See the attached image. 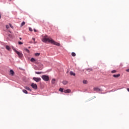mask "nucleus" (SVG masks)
Instances as JSON below:
<instances>
[{
  "mask_svg": "<svg viewBox=\"0 0 129 129\" xmlns=\"http://www.w3.org/2000/svg\"><path fill=\"white\" fill-rule=\"evenodd\" d=\"M52 40V38L51 37H48V35L43 36L42 39V41L43 42V43H46L47 42H48V43H51Z\"/></svg>",
  "mask_w": 129,
  "mask_h": 129,
  "instance_id": "f257e3e1",
  "label": "nucleus"
},
{
  "mask_svg": "<svg viewBox=\"0 0 129 129\" xmlns=\"http://www.w3.org/2000/svg\"><path fill=\"white\" fill-rule=\"evenodd\" d=\"M13 51H14V52H15V53L17 54V55H18L19 58H22V57H23L22 53H21L19 51H17L15 48H13Z\"/></svg>",
  "mask_w": 129,
  "mask_h": 129,
  "instance_id": "f03ea898",
  "label": "nucleus"
},
{
  "mask_svg": "<svg viewBox=\"0 0 129 129\" xmlns=\"http://www.w3.org/2000/svg\"><path fill=\"white\" fill-rule=\"evenodd\" d=\"M42 79L44 80V81H49V76L47 75H43L41 76Z\"/></svg>",
  "mask_w": 129,
  "mask_h": 129,
  "instance_id": "7ed1b4c3",
  "label": "nucleus"
},
{
  "mask_svg": "<svg viewBox=\"0 0 129 129\" xmlns=\"http://www.w3.org/2000/svg\"><path fill=\"white\" fill-rule=\"evenodd\" d=\"M31 86L33 88V89H37V88H38V86L34 83L31 84Z\"/></svg>",
  "mask_w": 129,
  "mask_h": 129,
  "instance_id": "20e7f679",
  "label": "nucleus"
},
{
  "mask_svg": "<svg viewBox=\"0 0 129 129\" xmlns=\"http://www.w3.org/2000/svg\"><path fill=\"white\" fill-rule=\"evenodd\" d=\"M33 80L35 81V82H40V81L41 80V78L33 77Z\"/></svg>",
  "mask_w": 129,
  "mask_h": 129,
  "instance_id": "39448f33",
  "label": "nucleus"
},
{
  "mask_svg": "<svg viewBox=\"0 0 129 129\" xmlns=\"http://www.w3.org/2000/svg\"><path fill=\"white\" fill-rule=\"evenodd\" d=\"M51 44H52L53 45H55V46H60V43L55 42V41H54L53 39L51 41Z\"/></svg>",
  "mask_w": 129,
  "mask_h": 129,
  "instance_id": "423d86ee",
  "label": "nucleus"
},
{
  "mask_svg": "<svg viewBox=\"0 0 129 129\" xmlns=\"http://www.w3.org/2000/svg\"><path fill=\"white\" fill-rule=\"evenodd\" d=\"M93 90L94 91H96V92H99L100 91H102V90L97 87L94 88Z\"/></svg>",
  "mask_w": 129,
  "mask_h": 129,
  "instance_id": "0eeeda50",
  "label": "nucleus"
},
{
  "mask_svg": "<svg viewBox=\"0 0 129 129\" xmlns=\"http://www.w3.org/2000/svg\"><path fill=\"white\" fill-rule=\"evenodd\" d=\"M64 93H70L71 92V90L70 89H67L63 91Z\"/></svg>",
  "mask_w": 129,
  "mask_h": 129,
  "instance_id": "6e6552de",
  "label": "nucleus"
},
{
  "mask_svg": "<svg viewBox=\"0 0 129 129\" xmlns=\"http://www.w3.org/2000/svg\"><path fill=\"white\" fill-rule=\"evenodd\" d=\"M119 76H120V74H119L113 75V77H114V78H118V77H119Z\"/></svg>",
  "mask_w": 129,
  "mask_h": 129,
  "instance_id": "1a4fd4ad",
  "label": "nucleus"
},
{
  "mask_svg": "<svg viewBox=\"0 0 129 129\" xmlns=\"http://www.w3.org/2000/svg\"><path fill=\"white\" fill-rule=\"evenodd\" d=\"M10 73L11 75H12V76H13L14 75V74H15V72H14V70H11L10 71Z\"/></svg>",
  "mask_w": 129,
  "mask_h": 129,
  "instance_id": "9d476101",
  "label": "nucleus"
},
{
  "mask_svg": "<svg viewBox=\"0 0 129 129\" xmlns=\"http://www.w3.org/2000/svg\"><path fill=\"white\" fill-rule=\"evenodd\" d=\"M70 75L71 76H75L76 74L74 72H73V71H71L70 72Z\"/></svg>",
  "mask_w": 129,
  "mask_h": 129,
  "instance_id": "9b49d317",
  "label": "nucleus"
},
{
  "mask_svg": "<svg viewBox=\"0 0 129 129\" xmlns=\"http://www.w3.org/2000/svg\"><path fill=\"white\" fill-rule=\"evenodd\" d=\"M25 89H27V90H29V91H32V90L29 88V87L26 86L24 87Z\"/></svg>",
  "mask_w": 129,
  "mask_h": 129,
  "instance_id": "f8f14e48",
  "label": "nucleus"
},
{
  "mask_svg": "<svg viewBox=\"0 0 129 129\" xmlns=\"http://www.w3.org/2000/svg\"><path fill=\"white\" fill-rule=\"evenodd\" d=\"M6 48L7 50H8V51L11 50V48L10 47V46L9 45H6Z\"/></svg>",
  "mask_w": 129,
  "mask_h": 129,
  "instance_id": "ddd939ff",
  "label": "nucleus"
},
{
  "mask_svg": "<svg viewBox=\"0 0 129 129\" xmlns=\"http://www.w3.org/2000/svg\"><path fill=\"white\" fill-rule=\"evenodd\" d=\"M67 83H68V82L67 81H62V84L64 85H66V84H67Z\"/></svg>",
  "mask_w": 129,
  "mask_h": 129,
  "instance_id": "4468645a",
  "label": "nucleus"
},
{
  "mask_svg": "<svg viewBox=\"0 0 129 129\" xmlns=\"http://www.w3.org/2000/svg\"><path fill=\"white\" fill-rule=\"evenodd\" d=\"M56 81V80L55 79H53L51 81L52 84H55V82Z\"/></svg>",
  "mask_w": 129,
  "mask_h": 129,
  "instance_id": "2eb2a0df",
  "label": "nucleus"
},
{
  "mask_svg": "<svg viewBox=\"0 0 129 129\" xmlns=\"http://www.w3.org/2000/svg\"><path fill=\"white\" fill-rule=\"evenodd\" d=\"M25 24H26V22H25V21L22 22L21 24V27H23V26H25Z\"/></svg>",
  "mask_w": 129,
  "mask_h": 129,
  "instance_id": "dca6fc26",
  "label": "nucleus"
},
{
  "mask_svg": "<svg viewBox=\"0 0 129 129\" xmlns=\"http://www.w3.org/2000/svg\"><path fill=\"white\" fill-rule=\"evenodd\" d=\"M23 92L25 94H28V91H27V90H23Z\"/></svg>",
  "mask_w": 129,
  "mask_h": 129,
  "instance_id": "f3484780",
  "label": "nucleus"
},
{
  "mask_svg": "<svg viewBox=\"0 0 129 129\" xmlns=\"http://www.w3.org/2000/svg\"><path fill=\"white\" fill-rule=\"evenodd\" d=\"M24 50L25 52H27V53H30V50L28 49V48H24Z\"/></svg>",
  "mask_w": 129,
  "mask_h": 129,
  "instance_id": "a211bd4d",
  "label": "nucleus"
},
{
  "mask_svg": "<svg viewBox=\"0 0 129 129\" xmlns=\"http://www.w3.org/2000/svg\"><path fill=\"white\" fill-rule=\"evenodd\" d=\"M31 62H35V61H36V59H35V58L32 57L30 59Z\"/></svg>",
  "mask_w": 129,
  "mask_h": 129,
  "instance_id": "6ab92c4d",
  "label": "nucleus"
},
{
  "mask_svg": "<svg viewBox=\"0 0 129 129\" xmlns=\"http://www.w3.org/2000/svg\"><path fill=\"white\" fill-rule=\"evenodd\" d=\"M72 56H73V57H75L76 56V53H75V52H72Z\"/></svg>",
  "mask_w": 129,
  "mask_h": 129,
  "instance_id": "aec40b11",
  "label": "nucleus"
},
{
  "mask_svg": "<svg viewBox=\"0 0 129 129\" xmlns=\"http://www.w3.org/2000/svg\"><path fill=\"white\" fill-rule=\"evenodd\" d=\"M42 73H43V72H35V74H42Z\"/></svg>",
  "mask_w": 129,
  "mask_h": 129,
  "instance_id": "412c9836",
  "label": "nucleus"
},
{
  "mask_svg": "<svg viewBox=\"0 0 129 129\" xmlns=\"http://www.w3.org/2000/svg\"><path fill=\"white\" fill-rule=\"evenodd\" d=\"M59 91H60V92H64V91H63V88H60Z\"/></svg>",
  "mask_w": 129,
  "mask_h": 129,
  "instance_id": "4be33fe9",
  "label": "nucleus"
},
{
  "mask_svg": "<svg viewBox=\"0 0 129 129\" xmlns=\"http://www.w3.org/2000/svg\"><path fill=\"white\" fill-rule=\"evenodd\" d=\"M87 71H88V72H90V71H92V69H87Z\"/></svg>",
  "mask_w": 129,
  "mask_h": 129,
  "instance_id": "5701e85b",
  "label": "nucleus"
},
{
  "mask_svg": "<svg viewBox=\"0 0 129 129\" xmlns=\"http://www.w3.org/2000/svg\"><path fill=\"white\" fill-rule=\"evenodd\" d=\"M40 54L41 53H35V56H40Z\"/></svg>",
  "mask_w": 129,
  "mask_h": 129,
  "instance_id": "b1692460",
  "label": "nucleus"
},
{
  "mask_svg": "<svg viewBox=\"0 0 129 129\" xmlns=\"http://www.w3.org/2000/svg\"><path fill=\"white\" fill-rule=\"evenodd\" d=\"M111 73H116V71L115 70H113L111 71Z\"/></svg>",
  "mask_w": 129,
  "mask_h": 129,
  "instance_id": "393cba45",
  "label": "nucleus"
},
{
  "mask_svg": "<svg viewBox=\"0 0 129 129\" xmlns=\"http://www.w3.org/2000/svg\"><path fill=\"white\" fill-rule=\"evenodd\" d=\"M83 82L84 84H87V81H86V80H84L83 81Z\"/></svg>",
  "mask_w": 129,
  "mask_h": 129,
  "instance_id": "a878e982",
  "label": "nucleus"
},
{
  "mask_svg": "<svg viewBox=\"0 0 129 129\" xmlns=\"http://www.w3.org/2000/svg\"><path fill=\"white\" fill-rule=\"evenodd\" d=\"M29 30L30 32H33V29H32V28H31V27H29Z\"/></svg>",
  "mask_w": 129,
  "mask_h": 129,
  "instance_id": "bb28decb",
  "label": "nucleus"
},
{
  "mask_svg": "<svg viewBox=\"0 0 129 129\" xmlns=\"http://www.w3.org/2000/svg\"><path fill=\"white\" fill-rule=\"evenodd\" d=\"M9 26H10V28H12V29H14V27H13V25L11 24H10Z\"/></svg>",
  "mask_w": 129,
  "mask_h": 129,
  "instance_id": "cd10ccee",
  "label": "nucleus"
},
{
  "mask_svg": "<svg viewBox=\"0 0 129 129\" xmlns=\"http://www.w3.org/2000/svg\"><path fill=\"white\" fill-rule=\"evenodd\" d=\"M18 44H19V45H23V42H22L21 41H19Z\"/></svg>",
  "mask_w": 129,
  "mask_h": 129,
  "instance_id": "c85d7f7f",
  "label": "nucleus"
},
{
  "mask_svg": "<svg viewBox=\"0 0 129 129\" xmlns=\"http://www.w3.org/2000/svg\"><path fill=\"white\" fill-rule=\"evenodd\" d=\"M6 29H9V28H10V26L9 25H7L6 26Z\"/></svg>",
  "mask_w": 129,
  "mask_h": 129,
  "instance_id": "c756f323",
  "label": "nucleus"
},
{
  "mask_svg": "<svg viewBox=\"0 0 129 129\" xmlns=\"http://www.w3.org/2000/svg\"><path fill=\"white\" fill-rule=\"evenodd\" d=\"M32 40H33V41H35V40H36V39L35 38H32Z\"/></svg>",
  "mask_w": 129,
  "mask_h": 129,
  "instance_id": "7c9ffc66",
  "label": "nucleus"
},
{
  "mask_svg": "<svg viewBox=\"0 0 129 129\" xmlns=\"http://www.w3.org/2000/svg\"><path fill=\"white\" fill-rule=\"evenodd\" d=\"M2 19V14L0 13V19Z\"/></svg>",
  "mask_w": 129,
  "mask_h": 129,
  "instance_id": "2f4dec72",
  "label": "nucleus"
},
{
  "mask_svg": "<svg viewBox=\"0 0 129 129\" xmlns=\"http://www.w3.org/2000/svg\"><path fill=\"white\" fill-rule=\"evenodd\" d=\"M126 71L127 72H129V69L126 70Z\"/></svg>",
  "mask_w": 129,
  "mask_h": 129,
  "instance_id": "473e14b6",
  "label": "nucleus"
},
{
  "mask_svg": "<svg viewBox=\"0 0 129 129\" xmlns=\"http://www.w3.org/2000/svg\"><path fill=\"white\" fill-rule=\"evenodd\" d=\"M34 32H37V30L35 29H34Z\"/></svg>",
  "mask_w": 129,
  "mask_h": 129,
  "instance_id": "72a5a7b5",
  "label": "nucleus"
},
{
  "mask_svg": "<svg viewBox=\"0 0 129 129\" xmlns=\"http://www.w3.org/2000/svg\"><path fill=\"white\" fill-rule=\"evenodd\" d=\"M20 40H22V37L19 38Z\"/></svg>",
  "mask_w": 129,
  "mask_h": 129,
  "instance_id": "f704fd0d",
  "label": "nucleus"
},
{
  "mask_svg": "<svg viewBox=\"0 0 129 129\" xmlns=\"http://www.w3.org/2000/svg\"><path fill=\"white\" fill-rule=\"evenodd\" d=\"M28 48H29V49H30V48H31V47L29 46V47H28Z\"/></svg>",
  "mask_w": 129,
  "mask_h": 129,
  "instance_id": "c9c22d12",
  "label": "nucleus"
},
{
  "mask_svg": "<svg viewBox=\"0 0 129 129\" xmlns=\"http://www.w3.org/2000/svg\"><path fill=\"white\" fill-rule=\"evenodd\" d=\"M10 1H12V0H10Z\"/></svg>",
  "mask_w": 129,
  "mask_h": 129,
  "instance_id": "e433bc0d",
  "label": "nucleus"
}]
</instances>
